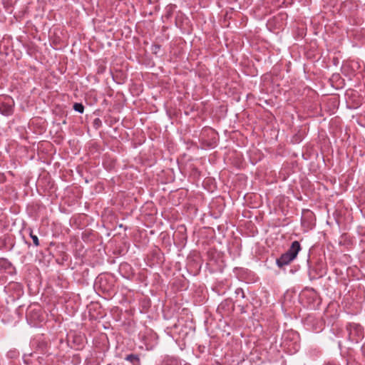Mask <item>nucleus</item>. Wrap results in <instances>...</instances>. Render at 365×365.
<instances>
[{"label":"nucleus","instance_id":"1","mask_svg":"<svg viewBox=\"0 0 365 365\" xmlns=\"http://www.w3.org/2000/svg\"><path fill=\"white\" fill-rule=\"evenodd\" d=\"M300 249L301 247L299 242H293L289 250L286 253L283 254L280 258L277 260V265L281 267L288 264L290 262L296 258Z\"/></svg>","mask_w":365,"mask_h":365},{"label":"nucleus","instance_id":"2","mask_svg":"<svg viewBox=\"0 0 365 365\" xmlns=\"http://www.w3.org/2000/svg\"><path fill=\"white\" fill-rule=\"evenodd\" d=\"M126 360L130 361L133 365H140L139 358L134 354L128 355Z\"/></svg>","mask_w":365,"mask_h":365},{"label":"nucleus","instance_id":"3","mask_svg":"<svg viewBox=\"0 0 365 365\" xmlns=\"http://www.w3.org/2000/svg\"><path fill=\"white\" fill-rule=\"evenodd\" d=\"M73 108L76 111L82 113L84 110V107L81 103H75L73 105Z\"/></svg>","mask_w":365,"mask_h":365},{"label":"nucleus","instance_id":"4","mask_svg":"<svg viewBox=\"0 0 365 365\" xmlns=\"http://www.w3.org/2000/svg\"><path fill=\"white\" fill-rule=\"evenodd\" d=\"M31 237L33 240V243L36 245V246H38L39 245V242H38V239L36 235H32L31 234Z\"/></svg>","mask_w":365,"mask_h":365}]
</instances>
